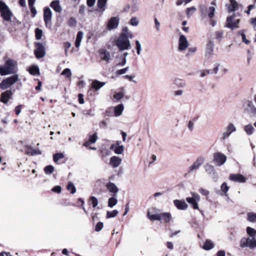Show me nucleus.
Here are the masks:
<instances>
[{
    "label": "nucleus",
    "mask_w": 256,
    "mask_h": 256,
    "mask_svg": "<svg viewBox=\"0 0 256 256\" xmlns=\"http://www.w3.org/2000/svg\"><path fill=\"white\" fill-rule=\"evenodd\" d=\"M120 142L117 141L116 145L112 144L110 146V149L113 150L114 152L118 154H120L124 150V146L119 145Z\"/></svg>",
    "instance_id": "16"
},
{
    "label": "nucleus",
    "mask_w": 256,
    "mask_h": 256,
    "mask_svg": "<svg viewBox=\"0 0 256 256\" xmlns=\"http://www.w3.org/2000/svg\"><path fill=\"white\" fill-rule=\"evenodd\" d=\"M0 14L4 20L6 22L11 21L12 13L6 4L1 0H0Z\"/></svg>",
    "instance_id": "2"
},
{
    "label": "nucleus",
    "mask_w": 256,
    "mask_h": 256,
    "mask_svg": "<svg viewBox=\"0 0 256 256\" xmlns=\"http://www.w3.org/2000/svg\"><path fill=\"white\" fill-rule=\"evenodd\" d=\"M122 159L116 156H112L110 158V164L113 168H116L120 164Z\"/></svg>",
    "instance_id": "22"
},
{
    "label": "nucleus",
    "mask_w": 256,
    "mask_h": 256,
    "mask_svg": "<svg viewBox=\"0 0 256 256\" xmlns=\"http://www.w3.org/2000/svg\"><path fill=\"white\" fill-rule=\"evenodd\" d=\"M246 232L250 237L254 238V236L256 234V230L248 226L246 228Z\"/></svg>",
    "instance_id": "45"
},
{
    "label": "nucleus",
    "mask_w": 256,
    "mask_h": 256,
    "mask_svg": "<svg viewBox=\"0 0 256 256\" xmlns=\"http://www.w3.org/2000/svg\"><path fill=\"white\" fill-rule=\"evenodd\" d=\"M62 75H64L66 78H69L72 76V72L68 68H66L64 69L61 74Z\"/></svg>",
    "instance_id": "48"
},
{
    "label": "nucleus",
    "mask_w": 256,
    "mask_h": 256,
    "mask_svg": "<svg viewBox=\"0 0 256 256\" xmlns=\"http://www.w3.org/2000/svg\"><path fill=\"white\" fill-rule=\"evenodd\" d=\"M103 226H104L103 222H98L95 226V230L98 232H100L102 230Z\"/></svg>",
    "instance_id": "56"
},
{
    "label": "nucleus",
    "mask_w": 256,
    "mask_h": 256,
    "mask_svg": "<svg viewBox=\"0 0 256 256\" xmlns=\"http://www.w3.org/2000/svg\"><path fill=\"white\" fill-rule=\"evenodd\" d=\"M148 218L152 221L160 220V214H154L150 215V213H148Z\"/></svg>",
    "instance_id": "39"
},
{
    "label": "nucleus",
    "mask_w": 256,
    "mask_h": 256,
    "mask_svg": "<svg viewBox=\"0 0 256 256\" xmlns=\"http://www.w3.org/2000/svg\"><path fill=\"white\" fill-rule=\"evenodd\" d=\"M50 6L56 12L60 13L62 11V8L60 5V2L58 0L52 1L50 4Z\"/></svg>",
    "instance_id": "21"
},
{
    "label": "nucleus",
    "mask_w": 256,
    "mask_h": 256,
    "mask_svg": "<svg viewBox=\"0 0 256 256\" xmlns=\"http://www.w3.org/2000/svg\"><path fill=\"white\" fill-rule=\"evenodd\" d=\"M100 54L101 55V58L102 60H106L107 62L109 61L110 58V52L106 50H102L100 52Z\"/></svg>",
    "instance_id": "29"
},
{
    "label": "nucleus",
    "mask_w": 256,
    "mask_h": 256,
    "mask_svg": "<svg viewBox=\"0 0 256 256\" xmlns=\"http://www.w3.org/2000/svg\"><path fill=\"white\" fill-rule=\"evenodd\" d=\"M204 168L206 172L208 174L212 175L213 180L214 181H216L218 178V176L215 170L214 166L210 164H206L204 165Z\"/></svg>",
    "instance_id": "10"
},
{
    "label": "nucleus",
    "mask_w": 256,
    "mask_h": 256,
    "mask_svg": "<svg viewBox=\"0 0 256 256\" xmlns=\"http://www.w3.org/2000/svg\"><path fill=\"white\" fill-rule=\"evenodd\" d=\"M118 212L116 210H114L112 211H108L106 214V218H114L117 216Z\"/></svg>",
    "instance_id": "37"
},
{
    "label": "nucleus",
    "mask_w": 256,
    "mask_h": 256,
    "mask_svg": "<svg viewBox=\"0 0 256 256\" xmlns=\"http://www.w3.org/2000/svg\"><path fill=\"white\" fill-rule=\"evenodd\" d=\"M34 46L36 49L34 54L37 58H43L46 55V50L42 44L40 42H35Z\"/></svg>",
    "instance_id": "6"
},
{
    "label": "nucleus",
    "mask_w": 256,
    "mask_h": 256,
    "mask_svg": "<svg viewBox=\"0 0 256 256\" xmlns=\"http://www.w3.org/2000/svg\"><path fill=\"white\" fill-rule=\"evenodd\" d=\"M230 4L228 6V9L229 12H235L238 9V4L236 0H229Z\"/></svg>",
    "instance_id": "23"
},
{
    "label": "nucleus",
    "mask_w": 256,
    "mask_h": 256,
    "mask_svg": "<svg viewBox=\"0 0 256 256\" xmlns=\"http://www.w3.org/2000/svg\"><path fill=\"white\" fill-rule=\"evenodd\" d=\"M214 42L210 40L206 44V56L207 58H210L214 54Z\"/></svg>",
    "instance_id": "14"
},
{
    "label": "nucleus",
    "mask_w": 256,
    "mask_h": 256,
    "mask_svg": "<svg viewBox=\"0 0 256 256\" xmlns=\"http://www.w3.org/2000/svg\"><path fill=\"white\" fill-rule=\"evenodd\" d=\"M106 188L109 192L112 193V195L116 194L118 192L117 186L112 182H108L106 184Z\"/></svg>",
    "instance_id": "19"
},
{
    "label": "nucleus",
    "mask_w": 256,
    "mask_h": 256,
    "mask_svg": "<svg viewBox=\"0 0 256 256\" xmlns=\"http://www.w3.org/2000/svg\"><path fill=\"white\" fill-rule=\"evenodd\" d=\"M98 139V136L96 132H94L92 135H89L88 140L90 142L91 144L95 143Z\"/></svg>",
    "instance_id": "46"
},
{
    "label": "nucleus",
    "mask_w": 256,
    "mask_h": 256,
    "mask_svg": "<svg viewBox=\"0 0 256 256\" xmlns=\"http://www.w3.org/2000/svg\"><path fill=\"white\" fill-rule=\"evenodd\" d=\"M196 10V8L194 6H192L190 8H186V13L187 16H188L192 14Z\"/></svg>",
    "instance_id": "55"
},
{
    "label": "nucleus",
    "mask_w": 256,
    "mask_h": 256,
    "mask_svg": "<svg viewBox=\"0 0 256 256\" xmlns=\"http://www.w3.org/2000/svg\"><path fill=\"white\" fill-rule=\"evenodd\" d=\"M52 18V12L48 7H46L44 9V20L46 27L50 28Z\"/></svg>",
    "instance_id": "9"
},
{
    "label": "nucleus",
    "mask_w": 256,
    "mask_h": 256,
    "mask_svg": "<svg viewBox=\"0 0 256 256\" xmlns=\"http://www.w3.org/2000/svg\"><path fill=\"white\" fill-rule=\"evenodd\" d=\"M174 204L178 210H185L188 207V205L184 200H174Z\"/></svg>",
    "instance_id": "20"
},
{
    "label": "nucleus",
    "mask_w": 256,
    "mask_h": 256,
    "mask_svg": "<svg viewBox=\"0 0 256 256\" xmlns=\"http://www.w3.org/2000/svg\"><path fill=\"white\" fill-rule=\"evenodd\" d=\"M188 46V43L185 36L181 34L178 40V50L180 51L186 50Z\"/></svg>",
    "instance_id": "12"
},
{
    "label": "nucleus",
    "mask_w": 256,
    "mask_h": 256,
    "mask_svg": "<svg viewBox=\"0 0 256 256\" xmlns=\"http://www.w3.org/2000/svg\"><path fill=\"white\" fill-rule=\"evenodd\" d=\"M29 6L30 8V12L32 13V18L35 17L37 14V12H36V10L35 7L34 6V5L30 6Z\"/></svg>",
    "instance_id": "60"
},
{
    "label": "nucleus",
    "mask_w": 256,
    "mask_h": 256,
    "mask_svg": "<svg viewBox=\"0 0 256 256\" xmlns=\"http://www.w3.org/2000/svg\"><path fill=\"white\" fill-rule=\"evenodd\" d=\"M224 32L222 31H216L215 32V38L216 39L220 38H222Z\"/></svg>",
    "instance_id": "63"
},
{
    "label": "nucleus",
    "mask_w": 256,
    "mask_h": 256,
    "mask_svg": "<svg viewBox=\"0 0 256 256\" xmlns=\"http://www.w3.org/2000/svg\"><path fill=\"white\" fill-rule=\"evenodd\" d=\"M105 84V82H101L97 80H94L92 83V88L98 90L104 86Z\"/></svg>",
    "instance_id": "24"
},
{
    "label": "nucleus",
    "mask_w": 256,
    "mask_h": 256,
    "mask_svg": "<svg viewBox=\"0 0 256 256\" xmlns=\"http://www.w3.org/2000/svg\"><path fill=\"white\" fill-rule=\"evenodd\" d=\"M18 70L17 62L12 58L8 59L3 65L0 66V74L2 76L14 74Z\"/></svg>",
    "instance_id": "1"
},
{
    "label": "nucleus",
    "mask_w": 256,
    "mask_h": 256,
    "mask_svg": "<svg viewBox=\"0 0 256 256\" xmlns=\"http://www.w3.org/2000/svg\"><path fill=\"white\" fill-rule=\"evenodd\" d=\"M204 162V158L202 157H199L197 158L196 160L189 167V171L188 172H190L194 170H198L200 168V166L202 165V164Z\"/></svg>",
    "instance_id": "15"
},
{
    "label": "nucleus",
    "mask_w": 256,
    "mask_h": 256,
    "mask_svg": "<svg viewBox=\"0 0 256 256\" xmlns=\"http://www.w3.org/2000/svg\"><path fill=\"white\" fill-rule=\"evenodd\" d=\"M236 129L232 123H230L228 124V126L227 128H226V130L230 132V133H232V132L236 131Z\"/></svg>",
    "instance_id": "58"
},
{
    "label": "nucleus",
    "mask_w": 256,
    "mask_h": 256,
    "mask_svg": "<svg viewBox=\"0 0 256 256\" xmlns=\"http://www.w3.org/2000/svg\"><path fill=\"white\" fill-rule=\"evenodd\" d=\"M8 82L10 84V86L14 84L18 80V76L17 74H14L10 77L6 78Z\"/></svg>",
    "instance_id": "30"
},
{
    "label": "nucleus",
    "mask_w": 256,
    "mask_h": 256,
    "mask_svg": "<svg viewBox=\"0 0 256 256\" xmlns=\"http://www.w3.org/2000/svg\"><path fill=\"white\" fill-rule=\"evenodd\" d=\"M244 130L248 136H250L254 133L255 130L251 124H248L244 126Z\"/></svg>",
    "instance_id": "31"
},
{
    "label": "nucleus",
    "mask_w": 256,
    "mask_h": 256,
    "mask_svg": "<svg viewBox=\"0 0 256 256\" xmlns=\"http://www.w3.org/2000/svg\"><path fill=\"white\" fill-rule=\"evenodd\" d=\"M213 160L216 166H220L226 162V156L222 152H216L214 154Z\"/></svg>",
    "instance_id": "7"
},
{
    "label": "nucleus",
    "mask_w": 256,
    "mask_h": 256,
    "mask_svg": "<svg viewBox=\"0 0 256 256\" xmlns=\"http://www.w3.org/2000/svg\"><path fill=\"white\" fill-rule=\"evenodd\" d=\"M117 194L112 195V196L108 200V206L110 208H112L116 206L118 202V200L116 198Z\"/></svg>",
    "instance_id": "28"
},
{
    "label": "nucleus",
    "mask_w": 256,
    "mask_h": 256,
    "mask_svg": "<svg viewBox=\"0 0 256 256\" xmlns=\"http://www.w3.org/2000/svg\"><path fill=\"white\" fill-rule=\"evenodd\" d=\"M160 220H163L164 222H169L172 219V215L170 212H163L160 214Z\"/></svg>",
    "instance_id": "27"
},
{
    "label": "nucleus",
    "mask_w": 256,
    "mask_h": 256,
    "mask_svg": "<svg viewBox=\"0 0 256 256\" xmlns=\"http://www.w3.org/2000/svg\"><path fill=\"white\" fill-rule=\"evenodd\" d=\"M12 96V92L11 90H6L2 92L0 94V102L4 104H7L9 100Z\"/></svg>",
    "instance_id": "11"
},
{
    "label": "nucleus",
    "mask_w": 256,
    "mask_h": 256,
    "mask_svg": "<svg viewBox=\"0 0 256 256\" xmlns=\"http://www.w3.org/2000/svg\"><path fill=\"white\" fill-rule=\"evenodd\" d=\"M54 167L52 166L48 165L44 168V172L46 174H50L54 172Z\"/></svg>",
    "instance_id": "41"
},
{
    "label": "nucleus",
    "mask_w": 256,
    "mask_h": 256,
    "mask_svg": "<svg viewBox=\"0 0 256 256\" xmlns=\"http://www.w3.org/2000/svg\"><path fill=\"white\" fill-rule=\"evenodd\" d=\"M216 11V8L211 6L208 8L207 10V16H208L209 19L212 18L214 16V12Z\"/></svg>",
    "instance_id": "34"
},
{
    "label": "nucleus",
    "mask_w": 256,
    "mask_h": 256,
    "mask_svg": "<svg viewBox=\"0 0 256 256\" xmlns=\"http://www.w3.org/2000/svg\"><path fill=\"white\" fill-rule=\"evenodd\" d=\"M129 67H126L124 68H122L119 70H118L116 72V74L118 76L122 75V74H124L127 72V71L128 70Z\"/></svg>",
    "instance_id": "51"
},
{
    "label": "nucleus",
    "mask_w": 256,
    "mask_h": 256,
    "mask_svg": "<svg viewBox=\"0 0 256 256\" xmlns=\"http://www.w3.org/2000/svg\"><path fill=\"white\" fill-rule=\"evenodd\" d=\"M68 24L70 26H74L76 24V21L75 18H70L68 22Z\"/></svg>",
    "instance_id": "57"
},
{
    "label": "nucleus",
    "mask_w": 256,
    "mask_h": 256,
    "mask_svg": "<svg viewBox=\"0 0 256 256\" xmlns=\"http://www.w3.org/2000/svg\"><path fill=\"white\" fill-rule=\"evenodd\" d=\"M248 220L249 222H256V214L248 212Z\"/></svg>",
    "instance_id": "44"
},
{
    "label": "nucleus",
    "mask_w": 256,
    "mask_h": 256,
    "mask_svg": "<svg viewBox=\"0 0 256 256\" xmlns=\"http://www.w3.org/2000/svg\"><path fill=\"white\" fill-rule=\"evenodd\" d=\"M174 84L178 88H184L186 86V82L180 79H176L174 80Z\"/></svg>",
    "instance_id": "36"
},
{
    "label": "nucleus",
    "mask_w": 256,
    "mask_h": 256,
    "mask_svg": "<svg viewBox=\"0 0 256 256\" xmlns=\"http://www.w3.org/2000/svg\"><path fill=\"white\" fill-rule=\"evenodd\" d=\"M124 106L122 104H120L118 105L117 106L114 107L113 108L114 112V116H120L124 110Z\"/></svg>",
    "instance_id": "25"
},
{
    "label": "nucleus",
    "mask_w": 256,
    "mask_h": 256,
    "mask_svg": "<svg viewBox=\"0 0 256 256\" xmlns=\"http://www.w3.org/2000/svg\"><path fill=\"white\" fill-rule=\"evenodd\" d=\"M139 23V20L136 17H132L130 20V24L132 26H137Z\"/></svg>",
    "instance_id": "50"
},
{
    "label": "nucleus",
    "mask_w": 256,
    "mask_h": 256,
    "mask_svg": "<svg viewBox=\"0 0 256 256\" xmlns=\"http://www.w3.org/2000/svg\"><path fill=\"white\" fill-rule=\"evenodd\" d=\"M192 197H188L186 198V202L190 204L194 210L198 209V202L200 200V196L194 192H191Z\"/></svg>",
    "instance_id": "8"
},
{
    "label": "nucleus",
    "mask_w": 256,
    "mask_h": 256,
    "mask_svg": "<svg viewBox=\"0 0 256 256\" xmlns=\"http://www.w3.org/2000/svg\"><path fill=\"white\" fill-rule=\"evenodd\" d=\"M66 188L68 190L70 191L72 194H74L76 192V188L72 182H69Z\"/></svg>",
    "instance_id": "42"
},
{
    "label": "nucleus",
    "mask_w": 256,
    "mask_h": 256,
    "mask_svg": "<svg viewBox=\"0 0 256 256\" xmlns=\"http://www.w3.org/2000/svg\"><path fill=\"white\" fill-rule=\"evenodd\" d=\"M246 110L251 117L256 118V108L252 102H248Z\"/></svg>",
    "instance_id": "17"
},
{
    "label": "nucleus",
    "mask_w": 256,
    "mask_h": 256,
    "mask_svg": "<svg viewBox=\"0 0 256 256\" xmlns=\"http://www.w3.org/2000/svg\"><path fill=\"white\" fill-rule=\"evenodd\" d=\"M198 8L200 12L201 16L203 18H205L207 16V6L204 4H200Z\"/></svg>",
    "instance_id": "32"
},
{
    "label": "nucleus",
    "mask_w": 256,
    "mask_h": 256,
    "mask_svg": "<svg viewBox=\"0 0 256 256\" xmlns=\"http://www.w3.org/2000/svg\"><path fill=\"white\" fill-rule=\"evenodd\" d=\"M221 190L224 194H226L229 190V187L228 186L226 182L222 183L221 186Z\"/></svg>",
    "instance_id": "54"
},
{
    "label": "nucleus",
    "mask_w": 256,
    "mask_h": 256,
    "mask_svg": "<svg viewBox=\"0 0 256 256\" xmlns=\"http://www.w3.org/2000/svg\"><path fill=\"white\" fill-rule=\"evenodd\" d=\"M29 72L34 76L40 74V70L38 66H32L29 69Z\"/></svg>",
    "instance_id": "35"
},
{
    "label": "nucleus",
    "mask_w": 256,
    "mask_h": 256,
    "mask_svg": "<svg viewBox=\"0 0 256 256\" xmlns=\"http://www.w3.org/2000/svg\"><path fill=\"white\" fill-rule=\"evenodd\" d=\"M42 30L36 28L35 29V36L37 40H39L42 38Z\"/></svg>",
    "instance_id": "47"
},
{
    "label": "nucleus",
    "mask_w": 256,
    "mask_h": 256,
    "mask_svg": "<svg viewBox=\"0 0 256 256\" xmlns=\"http://www.w3.org/2000/svg\"><path fill=\"white\" fill-rule=\"evenodd\" d=\"M64 158V154L61 152H58L53 155V160L54 162H57L60 159Z\"/></svg>",
    "instance_id": "43"
},
{
    "label": "nucleus",
    "mask_w": 256,
    "mask_h": 256,
    "mask_svg": "<svg viewBox=\"0 0 256 256\" xmlns=\"http://www.w3.org/2000/svg\"><path fill=\"white\" fill-rule=\"evenodd\" d=\"M28 153L32 156L41 154L42 152L38 149H34L32 148H28Z\"/></svg>",
    "instance_id": "38"
},
{
    "label": "nucleus",
    "mask_w": 256,
    "mask_h": 256,
    "mask_svg": "<svg viewBox=\"0 0 256 256\" xmlns=\"http://www.w3.org/2000/svg\"><path fill=\"white\" fill-rule=\"evenodd\" d=\"M154 21L155 24V28L157 31H159L160 30V23L156 17L154 18Z\"/></svg>",
    "instance_id": "62"
},
{
    "label": "nucleus",
    "mask_w": 256,
    "mask_h": 256,
    "mask_svg": "<svg viewBox=\"0 0 256 256\" xmlns=\"http://www.w3.org/2000/svg\"><path fill=\"white\" fill-rule=\"evenodd\" d=\"M219 66H220V64H216L215 67L212 70H206L205 71H204V72H202L201 74H200L201 77H204L206 75L210 74H216L218 72V70Z\"/></svg>",
    "instance_id": "26"
},
{
    "label": "nucleus",
    "mask_w": 256,
    "mask_h": 256,
    "mask_svg": "<svg viewBox=\"0 0 256 256\" xmlns=\"http://www.w3.org/2000/svg\"><path fill=\"white\" fill-rule=\"evenodd\" d=\"M119 18L118 16L112 17L108 20L107 28L109 30L116 28L119 24Z\"/></svg>",
    "instance_id": "13"
},
{
    "label": "nucleus",
    "mask_w": 256,
    "mask_h": 256,
    "mask_svg": "<svg viewBox=\"0 0 256 256\" xmlns=\"http://www.w3.org/2000/svg\"><path fill=\"white\" fill-rule=\"evenodd\" d=\"M10 86V84H9V82H8L6 78L3 80L2 82L0 83V88L2 90H6Z\"/></svg>",
    "instance_id": "40"
},
{
    "label": "nucleus",
    "mask_w": 256,
    "mask_h": 256,
    "mask_svg": "<svg viewBox=\"0 0 256 256\" xmlns=\"http://www.w3.org/2000/svg\"><path fill=\"white\" fill-rule=\"evenodd\" d=\"M236 16V14L234 13L232 16L227 17L225 27L230 28L232 30L239 27L238 24L240 20V19L234 20Z\"/></svg>",
    "instance_id": "4"
},
{
    "label": "nucleus",
    "mask_w": 256,
    "mask_h": 256,
    "mask_svg": "<svg viewBox=\"0 0 256 256\" xmlns=\"http://www.w3.org/2000/svg\"><path fill=\"white\" fill-rule=\"evenodd\" d=\"M116 45L120 50H128L130 46L128 36L120 34L116 41Z\"/></svg>",
    "instance_id": "3"
},
{
    "label": "nucleus",
    "mask_w": 256,
    "mask_h": 256,
    "mask_svg": "<svg viewBox=\"0 0 256 256\" xmlns=\"http://www.w3.org/2000/svg\"><path fill=\"white\" fill-rule=\"evenodd\" d=\"M240 246L242 248L248 247L251 249L256 248V240L254 238H242L240 242Z\"/></svg>",
    "instance_id": "5"
},
{
    "label": "nucleus",
    "mask_w": 256,
    "mask_h": 256,
    "mask_svg": "<svg viewBox=\"0 0 256 256\" xmlns=\"http://www.w3.org/2000/svg\"><path fill=\"white\" fill-rule=\"evenodd\" d=\"M214 246V244L212 241L210 240H206L203 246V248L205 250H210Z\"/></svg>",
    "instance_id": "33"
},
{
    "label": "nucleus",
    "mask_w": 256,
    "mask_h": 256,
    "mask_svg": "<svg viewBox=\"0 0 256 256\" xmlns=\"http://www.w3.org/2000/svg\"><path fill=\"white\" fill-rule=\"evenodd\" d=\"M90 200L92 202V206L96 208L98 204V198L94 196H92L90 198Z\"/></svg>",
    "instance_id": "52"
},
{
    "label": "nucleus",
    "mask_w": 256,
    "mask_h": 256,
    "mask_svg": "<svg viewBox=\"0 0 256 256\" xmlns=\"http://www.w3.org/2000/svg\"><path fill=\"white\" fill-rule=\"evenodd\" d=\"M114 110L112 108H110L106 111V115L108 116H113Z\"/></svg>",
    "instance_id": "61"
},
{
    "label": "nucleus",
    "mask_w": 256,
    "mask_h": 256,
    "mask_svg": "<svg viewBox=\"0 0 256 256\" xmlns=\"http://www.w3.org/2000/svg\"><path fill=\"white\" fill-rule=\"evenodd\" d=\"M52 190L54 192H56V193H60L62 191V188L60 186H54Z\"/></svg>",
    "instance_id": "64"
},
{
    "label": "nucleus",
    "mask_w": 256,
    "mask_h": 256,
    "mask_svg": "<svg viewBox=\"0 0 256 256\" xmlns=\"http://www.w3.org/2000/svg\"><path fill=\"white\" fill-rule=\"evenodd\" d=\"M106 0H98L97 5L99 8H104L106 4Z\"/></svg>",
    "instance_id": "49"
},
{
    "label": "nucleus",
    "mask_w": 256,
    "mask_h": 256,
    "mask_svg": "<svg viewBox=\"0 0 256 256\" xmlns=\"http://www.w3.org/2000/svg\"><path fill=\"white\" fill-rule=\"evenodd\" d=\"M136 53L138 55H140V52L142 50L140 43L138 40H136Z\"/></svg>",
    "instance_id": "53"
},
{
    "label": "nucleus",
    "mask_w": 256,
    "mask_h": 256,
    "mask_svg": "<svg viewBox=\"0 0 256 256\" xmlns=\"http://www.w3.org/2000/svg\"><path fill=\"white\" fill-rule=\"evenodd\" d=\"M124 97V94L122 92H118L114 95V98L118 100H120Z\"/></svg>",
    "instance_id": "59"
},
{
    "label": "nucleus",
    "mask_w": 256,
    "mask_h": 256,
    "mask_svg": "<svg viewBox=\"0 0 256 256\" xmlns=\"http://www.w3.org/2000/svg\"><path fill=\"white\" fill-rule=\"evenodd\" d=\"M230 180L241 183L246 182V178L241 174H230Z\"/></svg>",
    "instance_id": "18"
}]
</instances>
